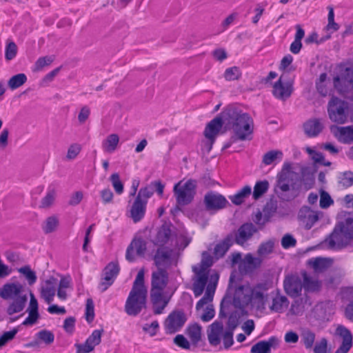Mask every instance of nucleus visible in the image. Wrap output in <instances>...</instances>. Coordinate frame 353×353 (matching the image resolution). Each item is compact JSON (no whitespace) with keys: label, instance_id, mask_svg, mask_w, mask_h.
Here are the masks:
<instances>
[{"label":"nucleus","instance_id":"4","mask_svg":"<svg viewBox=\"0 0 353 353\" xmlns=\"http://www.w3.org/2000/svg\"><path fill=\"white\" fill-rule=\"evenodd\" d=\"M299 174L292 170V163L289 161L284 162L281 171L276 176V181L274 185L273 192L270 199H285L289 195L290 185L294 183L295 176Z\"/></svg>","mask_w":353,"mask_h":353},{"label":"nucleus","instance_id":"56","mask_svg":"<svg viewBox=\"0 0 353 353\" xmlns=\"http://www.w3.org/2000/svg\"><path fill=\"white\" fill-rule=\"evenodd\" d=\"M339 183L343 187L348 188L353 185V172L351 171H346L343 173L342 176L340 177Z\"/></svg>","mask_w":353,"mask_h":353},{"label":"nucleus","instance_id":"24","mask_svg":"<svg viewBox=\"0 0 353 353\" xmlns=\"http://www.w3.org/2000/svg\"><path fill=\"white\" fill-rule=\"evenodd\" d=\"M331 131L340 142L343 143L353 142V126L337 127L332 125Z\"/></svg>","mask_w":353,"mask_h":353},{"label":"nucleus","instance_id":"23","mask_svg":"<svg viewBox=\"0 0 353 353\" xmlns=\"http://www.w3.org/2000/svg\"><path fill=\"white\" fill-rule=\"evenodd\" d=\"M235 104H229L226 105L222 111L218 114L223 120V125L226 130H230V126L233 122L235 117H237L238 112L241 110Z\"/></svg>","mask_w":353,"mask_h":353},{"label":"nucleus","instance_id":"45","mask_svg":"<svg viewBox=\"0 0 353 353\" xmlns=\"http://www.w3.org/2000/svg\"><path fill=\"white\" fill-rule=\"evenodd\" d=\"M144 274L145 272L143 269L139 271L131 290H135V291L140 290L141 292L148 293L147 288L144 283Z\"/></svg>","mask_w":353,"mask_h":353},{"label":"nucleus","instance_id":"9","mask_svg":"<svg viewBox=\"0 0 353 353\" xmlns=\"http://www.w3.org/2000/svg\"><path fill=\"white\" fill-rule=\"evenodd\" d=\"M148 293L131 290L125 304V312L127 314L136 316L143 309L146 308Z\"/></svg>","mask_w":353,"mask_h":353},{"label":"nucleus","instance_id":"28","mask_svg":"<svg viewBox=\"0 0 353 353\" xmlns=\"http://www.w3.org/2000/svg\"><path fill=\"white\" fill-rule=\"evenodd\" d=\"M323 125L319 119H311L303 124V130L308 137L318 136L323 130Z\"/></svg>","mask_w":353,"mask_h":353},{"label":"nucleus","instance_id":"32","mask_svg":"<svg viewBox=\"0 0 353 353\" xmlns=\"http://www.w3.org/2000/svg\"><path fill=\"white\" fill-rule=\"evenodd\" d=\"M303 276V288L308 292H317L321 288V282L317 279H313L308 276L305 271L301 272Z\"/></svg>","mask_w":353,"mask_h":353},{"label":"nucleus","instance_id":"17","mask_svg":"<svg viewBox=\"0 0 353 353\" xmlns=\"http://www.w3.org/2000/svg\"><path fill=\"white\" fill-rule=\"evenodd\" d=\"M147 249L146 242L141 238L134 239L128 247L125 254L126 259L132 262L135 260L136 254L139 256H143Z\"/></svg>","mask_w":353,"mask_h":353},{"label":"nucleus","instance_id":"15","mask_svg":"<svg viewBox=\"0 0 353 353\" xmlns=\"http://www.w3.org/2000/svg\"><path fill=\"white\" fill-rule=\"evenodd\" d=\"M283 286L288 296L296 298L301 295L303 288V282L297 275L292 274L285 277Z\"/></svg>","mask_w":353,"mask_h":353},{"label":"nucleus","instance_id":"27","mask_svg":"<svg viewBox=\"0 0 353 353\" xmlns=\"http://www.w3.org/2000/svg\"><path fill=\"white\" fill-rule=\"evenodd\" d=\"M233 243L234 236L233 234H230L221 242L215 245L213 252L214 256L216 259L222 258L230 249V248L233 245Z\"/></svg>","mask_w":353,"mask_h":353},{"label":"nucleus","instance_id":"41","mask_svg":"<svg viewBox=\"0 0 353 353\" xmlns=\"http://www.w3.org/2000/svg\"><path fill=\"white\" fill-rule=\"evenodd\" d=\"M260 210H257L256 212H253L252 214V219L254 223L257 225V229L263 230L265 225L269 222L268 216L269 214L265 215Z\"/></svg>","mask_w":353,"mask_h":353},{"label":"nucleus","instance_id":"57","mask_svg":"<svg viewBox=\"0 0 353 353\" xmlns=\"http://www.w3.org/2000/svg\"><path fill=\"white\" fill-rule=\"evenodd\" d=\"M277 209V201L276 200H270L266 205L264 206L263 209V212L266 214H269L268 219L270 220L273 214L276 212Z\"/></svg>","mask_w":353,"mask_h":353},{"label":"nucleus","instance_id":"6","mask_svg":"<svg viewBox=\"0 0 353 353\" xmlns=\"http://www.w3.org/2000/svg\"><path fill=\"white\" fill-rule=\"evenodd\" d=\"M310 167L301 168V176L299 174L295 176V180L290 185L289 195L285 199H296L299 196H303L305 193L310 190L314 185L315 177L312 172H309Z\"/></svg>","mask_w":353,"mask_h":353},{"label":"nucleus","instance_id":"43","mask_svg":"<svg viewBox=\"0 0 353 353\" xmlns=\"http://www.w3.org/2000/svg\"><path fill=\"white\" fill-rule=\"evenodd\" d=\"M120 272V268L117 262H110L103 270V275H108L113 279H116Z\"/></svg>","mask_w":353,"mask_h":353},{"label":"nucleus","instance_id":"12","mask_svg":"<svg viewBox=\"0 0 353 353\" xmlns=\"http://www.w3.org/2000/svg\"><path fill=\"white\" fill-rule=\"evenodd\" d=\"M187 317L182 310L172 311L166 318L164 327L167 334H174L179 332L185 325Z\"/></svg>","mask_w":353,"mask_h":353},{"label":"nucleus","instance_id":"33","mask_svg":"<svg viewBox=\"0 0 353 353\" xmlns=\"http://www.w3.org/2000/svg\"><path fill=\"white\" fill-rule=\"evenodd\" d=\"M261 263V259L259 257H254L250 254H248L245 256L243 262V269L245 272H249L259 268ZM239 268H242V264L239 265Z\"/></svg>","mask_w":353,"mask_h":353},{"label":"nucleus","instance_id":"25","mask_svg":"<svg viewBox=\"0 0 353 353\" xmlns=\"http://www.w3.org/2000/svg\"><path fill=\"white\" fill-rule=\"evenodd\" d=\"M223 125L222 119L217 115L206 125L203 132L205 137L216 139Z\"/></svg>","mask_w":353,"mask_h":353},{"label":"nucleus","instance_id":"42","mask_svg":"<svg viewBox=\"0 0 353 353\" xmlns=\"http://www.w3.org/2000/svg\"><path fill=\"white\" fill-rule=\"evenodd\" d=\"M119 141V137L117 134L108 135L103 143L104 150L108 152H112L117 148Z\"/></svg>","mask_w":353,"mask_h":353},{"label":"nucleus","instance_id":"55","mask_svg":"<svg viewBox=\"0 0 353 353\" xmlns=\"http://www.w3.org/2000/svg\"><path fill=\"white\" fill-rule=\"evenodd\" d=\"M114 281L115 280L112 277L108 276V275L105 276L101 274V281L99 284V289L101 292H104L114 283Z\"/></svg>","mask_w":353,"mask_h":353},{"label":"nucleus","instance_id":"40","mask_svg":"<svg viewBox=\"0 0 353 353\" xmlns=\"http://www.w3.org/2000/svg\"><path fill=\"white\" fill-rule=\"evenodd\" d=\"M229 313L228 321L226 323V330L234 331V330L239 325V319L241 318V314L239 311L234 310L230 312V310L227 313Z\"/></svg>","mask_w":353,"mask_h":353},{"label":"nucleus","instance_id":"53","mask_svg":"<svg viewBox=\"0 0 353 353\" xmlns=\"http://www.w3.org/2000/svg\"><path fill=\"white\" fill-rule=\"evenodd\" d=\"M17 53V46L13 41L8 43L5 49V59L7 61L13 59Z\"/></svg>","mask_w":353,"mask_h":353},{"label":"nucleus","instance_id":"29","mask_svg":"<svg viewBox=\"0 0 353 353\" xmlns=\"http://www.w3.org/2000/svg\"><path fill=\"white\" fill-rule=\"evenodd\" d=\"M261 288L262 285L259 284L254 288H251L249 296V297L251 298V303H250V305H252L257 309L263 308L266 301V296L264 293L258 290Z\"/></svg>","mask_w":353,"mask_h":353},{"label":"nucleus","instance_id":"63","mask_svg":"<svg viewBox=\"0 0 353 353\" xmlns=\"http://www.w3.org/2000/svg\"><path fill=\"white\" fill-rule=\"evenodd\" d=\"M81 150V146L79 143H72L70 145L67 152V158L69 159H75Z\"/></svg>","mask_w":353,"mask_h":353},{"label":"nucleus","instance_id":"21","mask_svg":"<svg viewBox=\"0 0 353 353\" xmlns=\"http://www.w3.org/2000/svg\"><path fill=\"white\" fill-rule=\"evenodd\" d=\"M279 345V340L276 336H271L267 341H260L252 345L251 353H271V349H276Z\"/></svg>","mask_w":353,"mask_h":353},{"label":"nucleus","instance_id":"22","mask_svg":"<svg viewBox=\"0 0 353 353\" xmlns=\"http://www.w3.org/2000/svg\"><path fill=\"white\" fill-rule=\"evenodd\" d=\"M282 76L274 83L273 85L272 94L279 99L285 100L290 97L293 91L292 84L288 82L284 85L281 80Z\"/></svg>","mask_w":353,"mask_h":353},{"label":"nucleus","instance_id":"60","mask_svg":"<svg viewBox=\"0 0 353 353\" xmlns=\"http://www.w3.org/2000/svg\"><path fill=\"white\" fill-rule=\"evenodd\" d=\"M94 318V304L92 299H87L85 308V319L88 323L93 321Z\"/></svg>","mask_w":353,"mask_h":353},{"label":"nucleus","instance_id":"61","mask_svg":"<svg viewBox=\"0 0 353 353\" xmlns=\"http://www.w3.org/2000/svg\"><path fill=\"white\" fill-rule=\"evenodd\" d=\"M314 353H330L327 350V340L322 338L319 342L316 343L314 349Z\"/></svg>","mask_w":353,"mask_h":353},{"label":"nucleus","instance_id":"18","mask_svg":"<svg viewBox=\"0 0 353 353\" xmlns=\"http://www.w3.org/2000/svg\"><path fill=\"white\" fill-rule=\"evenodd\" d=\"M257 232L258 229L253 223H245L238 229L234 241L242 245Z\"/></svg>","mask_w":353,"mask_h":353},{"label":"nucleus","instance_id":"3","mask_svg":"<svg viewBox=\"0 0 353 353\" xmlns=\"http://www.w3.org/2000/svg\"><path fill=\"white\" fill-rule=\"evenodd\" d=\"M23 286L19 283H7L0 290V296L4 300L12 299V302L7 308V313L12 315L21 312L27 302L26 294H21Z\"/></svg>","mask_w":353,"mask_h":353},{"label":"nucleus","instance_id":"54","mask_svg":"<svg viewBox=\"0 0 353 353\" xmlns=\"http://www.w3.org/2000/svg\"><path fill=\"white\" fill-rule=\"evenodd\" d=\"M103 332V330H94L92 334L86 339L87 343H90L94 347L98 345L101 341V335Z\"/></svg>","mask_w":353,"mask_h":353},{"label":"nucleus","instance_id":"47","mask_svg":"<svg viewBox=\"0 0 353 353\" xmlns=\"http://www.w3.org/2000/svg\"><path fill=\"white\" fill-rule=\"evenodd\" d=\"M288 303V301L285 296H276L272 300V304L270 306V310L280 313L283 311L284 305H287Z\"/></svg>","mask_w":353,"mask_h":353},{"label":"nucleus","instance_id":"26","mask_svg":"<svg viewBox=\"0 0 353 353\" xmlns=\"http://www.w3.org/2000/svg\"><path fill=\"white\" fill-rule=\"evenodd\" d=\"M57 279L53 276L46 281L45 286L41 288V294L46 302L50 304L55 295Z\"/></svg>","mask_w":353,"mask_h":353},{"label":"nucleus","instance_id":"35","mask_svg":"<svg viewBox=\"0 0 353 353\" xmlns=\"http://www.w3.org/2000/svg\"><path fill=\"white\" fill-rule=\"evenodd\" d=\"M283 157V152L279 150H270L265 154H264L263 157L262 162L266 165H269L272 163H276L277 162H280Z\"/></svg>","mask_w":353,"mask_h":353},{"label":"nucleus","instance_id":"64","mask_svg":"<svg viewBox=\"0 0 353 353\" xmlns=\"http://www.w3.org/2000/svg\"><path fill=\"white\" fill-rule=\"evenodd\" d=\"M174 343L179 347L189 350L190 348V344L187 339L182 334L176 335L174 339Z\"/></svg>","mask_w":353,"mask_h":353},{"label":"nucleus","instance_id":"51","mask_svg":"<svg viewBox=\"0 0 353 353\" xmlns=\"http://www.w3.org/2000/svg\"><path fill=\"white\" fill-rule=\"evenodd\" d=\"M110 180L112 183V185L114 188L115 192L117 194H121V193L123 192V183H122V181L120 179V176H119V173H117V172L113 173L110 176Z\"/></svg>","mask_w":353,"mask_h":353},{"label":"nucleus","instance_id":"62","mask_svg":"<svg viewBox=\"0 0 353 353\" xmlns=\"http://www.w3.org/2000/svg\"><path fill=\"white\" fill-rule=\"evenodd\" d=\"M53 58L49 56L39 57L35 62L34 66L37 70H41L43 67L50 65L53 61Z\"/></svg>","mask_w":353,"mask_h":353},{"label":"nucleus","instance_id":"50","mask_svg":"<svg viewBox=\"0 0 353 353\" xmlns=\"http://www.w3.org/2000/svg\"><path fill=\"white\" fill-rule=\"evenodd\" d=\"M193 270L197 276V279L193 285L205 288L208 280V272L203 271V270H199L197 271L196 268H194Z\"/></svg>","mask_w":353,"mask_h":353},{"label":"nucleus","instance_id":"8","mask_svg":"<svg viewBox=\"0 0 353 353\" xmlns=\"http://www.w3.org/2000/svg\"><path fill=\"white\" fill-rule=\"evenodd\" d=\"M230 130L241 139H252L253 119L247 112L241 110L230 126Z\"/></svg>","mask_w":353,"mask_h":353},{"label":"nucleus","instance_id":"44","mask_svg":"<svg viewBox=\"0 0 353 353\" xmlns=\"http://www.w3.org/2000/svg\"><path fill=\"white\" fill-rule=\"evenodd\" d=\"M59 225V220L54 216H49L46 219L42 225V229L46 234L54 232Z\"/></svg>","mask_w":353,"mask_h":353},{"label":"nucleus","instance_id":"59","mask_svg":"<svg viewBox=\"0 0 353 353\" xmlns=\"http://www.w3.org/2000/svg\"><path fill=\"white\" fill-rule=\"evenodd\" d=\"M17 332L18 329L17 328L4 332L0 337V347L4 346L7 343L13 339Z\"/></svg>","mask_w":353,"mask_h":353},{"label":"nucleus","instance_id":"19","mask_svg":"<svg viewBox=\"0 0 353 353\" xmlns=\"http://www.w3.org/2000/svg\"><path fill=\"white\" fill-rule=\"evenodd\" d=\"M336 334L342 338L343 341L334 353H347L352 346L353 336L351 332L343 325H339Z\"/></svg>","mask_w":353,"mask_h":353},{"label":"nucleus","instance_id":"1","mask_svg":"<svg viewBox=\"0 0 353 353\" xmlns=\"http://www.w3.org/2000/svg\"><path fill=\"white\" fill-rule=\"evenodd\" d=\"M169 281L167 270L157 269L152 273L150 301L154 314H162L170 301L171 295L164 292Z\"/></svg>","mask_w":353,"mask_h":353},{"label":"nucleus","instance_id":"20","mask_svg":"<svg viewBox=\"0 0 353 353\" xmlns=\"http://www.w3.org/2000/svg\"><path fill=\"white\" fill-rule=\"evenodd\" d=\"M298 219L304 225L307 230L312 228L314 223L319 219L318 214L312 210L310 207L303 206L299 212Z\"/></svg>","mask_w":353,"mask_h":353},{"label":"nucleus","instance_id":"34","mask_svg":"<svg viewBox=\"0 0 353 353\" xmlns=\"http://www.w3.org/2000/svg\"><path fill=\"white\" fill-rule=\"evenodd\" d=\"M171 236V230L170 228L165 225H163L158 230L157 236H156V244L159 245V247H164L163 245L166 244Z\"/></svg>","mask_w":353,"mask_h":353},{"label":"nucleus","instance_id":"31","mask_svg":"<svg viewBox=\"0 0 353 353\" xmlns=\"http://www.w3.org/2000/svg\"><path fill=\"white\" fill-rule=\"evenodd\" d=\"M147 200H134L130 210V216L134 222L139 221L145 212Z\"/></svg>","mask_w":353,"mask_h":353},{"label":"nucleus","instance_id":"48","mask_svg":"<svg viewBox=\"0 0 353 353\" xmlns=\"http://www.w3.org/2000/svg\"><path fill=\"white\" fill-rule=\"evenodd\" d=\"M241 72L239 67L233 66L227 68L224 72V78L227 81L238 80L241 77Z\"/></svg>","mask_w":353,"mask_h":353},{"label":"nucleus","instance_id":"13","mask_svg":"<svg viewBox=\"0 0 353 353\" xmlns=\"http://www.w3.org/2000/svg\"><path fill=\"white\" fill-rule=\"evenodd\" d=\"M196 180L192 179L186 181L181 180L174 185V196L176 199H194L196 194Z\"/></svg>","mask_w":353,"mask_h":353},{"label":"nucleus","instance_id":"5","mask_svg":"<svg viewBox=\"0 0 353 353\" xmlns=\"http://www.w3.org/2000/svg\"><path fill=\"white\" fill-rule=\"evenodd\" d=\"M353 239V219L346 218L339 222L329 236V245L345 247Z\"/></svg>","mask_w":353,"mask_h":353},{"label":"nucleus","instance_id":"11","mask_svg":"<svg viewBox=\"0 0 353 353\" xmlns=\"http://www.w3.org/2000/svg\"><path fill=\"white\" fill-rule=\"evenodd\" d=\"M347 103L333 96L328 103L327 112L330 119L334 123L343 124L347 119Z\"/></svg>","mask_w":353,"mask_h":353},{"label":"nucleus","instance_id":"2","mask_svg":"<svg viewBox=\"0 0 353 353\" xmlns=\"http://www.w3.org/2000/svg\"><path fill=\"white\" fill-rule=\"evenodd\" d=\"M233 279L234 276L231 275L228 292L220 304L219 319L227 317V313L230 311L232 305L243 311L244 308L251 303V298L249 297L251 288L249 285H241L236 288L233 296L229 294V290L232 288Z\"/></svg>","mask_w":353,"mask_h":353},{"label":"nucleus","instance_id":"39","mask_svg":"<svg viewBox=\"0 0 353 353\" xmlns=\"http://www.w3.org/2000/svg\"><path fill=\"white\" fill-rule=\"evenodd\" d=\"M27 81V76L24 73H19L12 76L8 81V85L12 90H16Z\"/></svg>","mask_w":353,"mask_h":353},{"label":"nucleus","instance_id":"37","mask_svg":"<svg viewBox=\"0 0 353 353\" xmlns=\"http://www.w3.org/2000/svg\"><path fill=\"white\" fill-rule=\"evenodd\" d=\"M186 334L194 344H197L201 339V326L198 323L190 325L187 328Z\"/></svg>","mask_w":353,"mask_h":353},{"label":"nucleus","instance_id":"52","mask_svg":"<svg viewBox=\"0 0 353 353\" xmlns=\"http://www.w3.org/2000/svg\"><path fill=\"white\" fill-rule=\"evenodd\" d=\"M252 187L249 185H246L234 194L228 196V199H246L250 195L252 194Z\"/></svg>","mask_w":353,"mask_h":353},{"label":"nucleus","instance_id":"7","mask_svg":"<svg viewBox=\"0 0 353 353\" xmlns=\"http://www.w3.org/2000/svg\"><path fill=\"white\" fill-rule=\"evenodd\" d=\"M208 339L212 346H217L221 343V336L225 349H229L234 344V331L225 330L223 332V323L221 321H215L208 327Z\"/></svg>","mask_w":353,"mask_h":353},{"label":"nucleus","instance_id":"36","mask_svg":"<svg viewBox=\"0 0 353 353\" xmlns=\"http://www.w3.org/2000/svg\"><path fill=\"white\" fill-rule=\"evenodd\" d=\"M270 183L268 181L259 180L255 183L252 191V199H261L269 190Z\"/></svg>","mask_w":353,"mask_h":353},{"label":"nucleus","instance_id":"30","mask_svg":"<svg viewBox=\"0 0 353 353\" xmlns=\"http://www.w3.org/2000/svg\"><path fill=\"white\" fill-rule=\"evenodd\" d=\"M331 264V260L321 257L311 258L307 261V266L312 268L316 273L325 272Z\"/></svg>","mask_w":353,"mask_h":353},{"label":"nucleus","instance_id":"58","mask_svg":"<svg viewBox=\"0 0 353 353\" xmlns=\"http://www.w3.org/2000/svg\"><path fill=\"white\" fill-rule=\"evenodd\" d=\"M38 338L46 344L52 343L54 340V334L48 330H41L37 333Z\"/></svg>","mask_w":353,"mask_h":353},{"label":"nucleus","instance_id":"38","mask_svg":"<svg viewBox=\"0 0 353 353\" xmlns=\"http://www.w3.org/2000/svg\"><path fill=\"white\" fill-rule=\"evenodd\" d=\"M315 337V333L307 328L302 330L301 332V342L306 349H311L313 347Z\"/></svg>","mask_w":353,"mask_h":353},{"label":"nucleus","instance_id":"14","mask_svg":"<svg viewBox=\"0 0 353 353\" xmlns=\"http://www.w3.org/2000/svg\"><path fill=\"white\" fill-rule=\"evenodd\" d=\"M173 250L168 247H159L154 256V263L157 269L169 268L172 263Z\"/></svg>","mask_w":353,"mask_h":353},{"label":"nucleus","instance_id":"46","mask_svg":"<svg viewBox=\"0 0 353 353\" xmlns=\"http://www.w3.org/2000/svg\"><path fill=\"white\" fill-rule=\"evenodd\" d=\"M18 271L26 277L29 285H33L37 281L36 273L31 270L29 265L21 267Z\"/></svg>","mask_w":353,"mask_h":353},{"label":"nucleus","instance_id":"10","mask_svg":"<svg viewBox=\"0 0 353 353\" xmlns=\"http://www.w3.org/2000/svg\"><path fill=\"white\" fill-rule=\"evenodd\" d=\"M334 87L338 94L343 97L353 90V67H346L333 79Z\"/></svg>","mask_w":353,"mask_h":353},{"label":"nucleus","instance_id":"49","mask_svg":"<svg viewBox=\"0 0 353 353\" xmlns=\"http://www.w3.org/2000/svg\"><path fill=\"white\" fill-rule=\"evenodd\" d=\"M207 210H218L226 206L228 200H204Z\"/></svg>","mask_w":353,"mask_h":353},{"label":"nucleus","instance_id":"16","mask_svg":"<svg viewBox=\"0 0 353 353\" xmlns=\"http://www.w3.org/2000/svg\"><path fill=\"white\" fill-rule=\"evenodd\" d=\"M165 185L161 181H154L150 182V183L145 187L141 188L138 194L134 199H149L156 192L159 197H162L163 195Z\"/></svg>","mask_w":353,"mask_h":353}]
</instances>
